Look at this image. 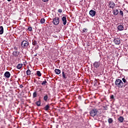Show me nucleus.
<instances>
[{"instance_id": "1", "label": "nucleus", "mask_w": 128, "mask_h": 128, "mask_svg": "<svg viewBox=\"0 0 128 128\" xmlns=\"http://www.w3.org/2000/svg\"><path fill=\"white\" fill-rule=\"evenodd\" d=\"M115 86L116 88H124V84L122 80L120 79H116L115 81Z\"/></svg>"}, {"instance_id": "2", "label": "nucleus", "mask_w": 128, "mask_h": 128, "mask_svg": "<svg viewBox=\"0 0 128 128\" xmlns=\"http://www.w3.org/2000/svg\"><path fill=\"white\" fill-rule=\"evenodd\" d=\"M21 46L22 48H28L30 46L28 42L26 40H23L21 43Z\"/></svg>"}, {"instance_id": "3", "label": "nucleus", "mask_w": 128, "mask_h": 128, "mask_svg": "<svg viewBox=\"0 0 128 128\" xmlns=\"http://www.w3.org/2000/svg\"><path fill=\"white\" fill-rule=\"evenodd\" d=\"M12 54L14 58H20V52L18 50H14Z\"/></svg>"}, {"instance_id": "4", "label": "nucleus", "mask_w": 128, "mask_h": 128, "mask_svg": "<svg viewBox=\"0 0 128 128\" xmlns=\"http://www.w3.org/2000/svg\"><path fill=\"white\" fill-rule=\"evenodd\" d=\"M52 22L54 26H58L60 24V18L55 17L53 18Z\"/></svg>"}, {"instance_id": "5", "label": "nucleus", "mask_w": 128, "mask_h": 128, "mask_svg": "<svg viewBox=\"0 0 128 128\" xmlns=\"http://www.w3.org/2000/svg\"><path fill=\"white\" fill-rule=\"evenodd\" d=\"M90 116H96L98 114V110L94 108L90 112Z\"/></svg>"}, {"instance_id": "6", "label": "nucleus", "mask_w": 128, "mask_h": 128, "mask_svg": "<svg viewBox=\"0 0 128 128\" xmlns=\"http://www.w3.org/2000/svg\"><path fill=\"white\" fill-rule=\"evenodd\" d=\"M116 6V4L114 2H109V8H114Z\"/></svg>"}, {"instance_id": "7", "label": "nucleus", "mask_w": 128, "mask_h": 128, "mask_svg": "<svg viewBox=\"0 0 128 128\" xmlns=\"http://www.w3.org/2000/svg\"><path fill=\"white\" fill-rule=\"evenodd\" d=\"M114 42L115 44H120V40L118 38H116L114 40Z\"/></svg>"}, {"instance_id": "8", "label": "nucleus", "mask_w": 128, "mask_h": 128, "mask_svg": "<svg viewBox=\"0 0 128 128\" xmlns=\"http://www.w3.org/2000/svg\"><path fill=\"white\" fill-rule=\"evenodd\" d=\"M4 76H5L6 78H10V72H6L4 74Z\"/></svg>"}, {"instance_id": "9", "label": "nucleus", "mask_w": 128, "mask_h": 128, "mask_svg": "<svg viewBox=\"0 0 128 128\" xmlns=\"http://www.w3.org/2000/svg\"><path fill=\"white\" fill-rule=\"evenodd\" d=\"M89 14L91 16L94 17V16H96V12L94 10H90Z\"/></svg>"}, {"instance_id": "10", "label": "nucleus", "mask_w": 128, "mask_h": 128, "mask_svg": "<svg viewBox=\"0 0 128 128\" xmlns=\"http://www.w3.org/2000/svg\"><path fill=\"white\" fill-rule=\"evenodd\" d=\"M100 62H96L94 64V68H98V66H100Z\"/></svg>"}, {"instance_id": "11", "label": "nucleus", "mask_w": 128, "mask_h": 128, "mask_svg": "<svg viewBox=\"0 0 128 128\" xmlns=\"http://www.w3.org/2000/svg\"><path fill=\"white\" fill-rule=\"evenodd\" d=\"M62 22H63V24L64 26H66V16H63L62 18Z\"/></svg>"}, {"instance_id": "12", "label": "nucleus", "mask_w": 128, "mask_h": 128, "mask_svg": "<svg viewBox=\"0 0 128 128\" xmlns=\"http://www.w3.org/2000/svg\"><path fill=\"white\" fill-rule=\"evenodd\" d=\"M122 80L123 82L124 86H128V81H126V79L125 78H122Z\"/></svg>"}, {"instance_id": "13", "label": "nucleus", "mask_w": 128, "mask_h": 128, "mask_svg": "<svg viewBox=\"0 0 128 128\" xmlns=\"http://www.w3.org/2000/svg\"><path fill=\"white\" fill-rule=\"evenodd\" d=\"M62 78H63L64 80H66V78H68V76H66V74L64 71L62 72Z\"/></svg>"}, {"instance_id": "14", "label": "nucleus", "mask_w": 128, "mask_h": 128, "mask_svg": "<svg viewBox=\"0 0 128 128\" xmlns=\"http://www.w3.org/2000/svg\"><path fill=\"white\" fill-rule=\"evenodd\" d=\"M118 12H119L118 10V9L114 10L112 11V13H113V14H114V16H118Z\"/></svg>"}, {"instance_id": "15", "label": "nucleus", "mask_w": 128, "mask_h": 128, "mask_svg": "<svg viewBox=\"0 0 128 128\" xmlns=\"http://www.w3.org/2000/svg\"><path fill=\"white\" fill-rule=\"evenodd\" d=\"M124 117L120 116V118H118V120L119 122H124Z\"/></svg>"}, {"instance_id": "16", "label": "nucleus", "mask_w": 128, "mask_h": 128, "mask_svg": "<svg viewBox=\"0 0 128 128\" xmlns=\"http://www.w3.org/2000/svg\"><path fill=\"white\" fill-rule=\"evenodd\" d=\"M124 26L122 25H119L118 26V30H124Z\"/></svg>"}, {"instance_id": "17", "label": "nucleus", "mask_w": 128, "mask_h": 128, "mask_svg": "<svg viewBox=\"0 0 128 128\" xmlns=\"http://www.w3.org/2000/svg\"><path fill=\"white\" fill-rule=\"evenodd\" d=\"M35 104L37 106H40V104H42L40 102V99L38 101L36 102Z\"/></svg>"}, {"instance_id": "18", "label": "nucleus", "mask_w": 128, "mask_h": 128, "mask_svg": "<svg viewBox=\"0 0 128 128\" xmlns=\"http://www.w3.org/2000/svg\"><path fill=\"white\" fill-rule=\"evenodd\" d=\"M16 68L18 70H20L22 68V64H19L16 66Z\"/></svg>"}, {"instance_id": "19", "label": "nucleus", "mask_w": 128, "mask_h": 128, "mask_svg": "<svg viewBox=\"0 0 128 128\" xmlns=\"http://www.w3.org/2000/svg\"><path fill=\"white\" fill-rule=\"evenodd\" d=\"M32 44L33 46H38V42L35 40H32Z\"/></svg>"}, {"instance_id": "20", "label": "nucleus", "mask_w": 128, "mask_h": 128, "mask_svg": "<svg viewBox=\"0 0 128 128\" xmlns=\"http://www.w3.org/2000/svg\"><path fill=\"white\" fill-rule=\"evenodd\" d=\"M26 76H30L32 74V71L30 69H28L26 72Z\"/></svg>"}, {"instance_id": "21", "label": "nucleus", "mask_w": 128, "mask_h": 128, "mask_svg": "<svg viewBox=\"0 0 128 128\" xmlns=\"http://www.w3.org/2000/svg\"><path fill=\"white\" fill-rule=\"evenodd\" d=\"M4 34V27L2 26H0V34Z\"/></svg>"}, {"instance_id": "22", "label": "nucleus", "mask_w": 128, "mask_h": 128, "mask_svg": "<svg viewBox=\"0 0 128 128\" xmlns=\"http://www.w3.org/2000/svg\"><path fill=\"white\" fill-rule=\"evenodd\" d=\"M50 106H49V105H46L44 107V110H50Z\"/></svg>"}, {"instance_id": "23", "label": "nucleus", "mask_w": 128, "mask_h": 128, "mask_svg": "<svg viewBox=\"0 0 128 128\" xmlns=\"http://www.w3.org/2000/svg\"><path fill=\"white\" fill-rule=\"evenodd\" d=\"M54 72L56 74H60V69H55Z\"/></svg>"}, {"instance_id": "24", "label": "nucleus", "mask_w": 128, "mask_h": 128, "mask_svg": "<svg viewBox=\"0 0 128 128\" xmlns=\"http://www.w3.org/2000/svg\"><path fill=\"white\" fill-rule=\"evenodd\" d=\"M108 124H112V122H114V120H112V118H109L108 119Z\"/></svg>"}, {"instance_id": "25", "label": "nucleus", "mask_w": 128, "mask_h": 128, "mask_svg": "<svg viewBox=\"0 0 128 128\" xmlns=\"http://www.w3.org/2000/svg\"><path fill=\"white\" fill-rule=\"evenodd\" d=\"M48 96L47 94L44 96V100H45V102L48 101Z\"/></svg>"}, {"instance_id": "26", "label": "nucleus", "mask_w": 128, "mask_h": 128, "mask_svg": "<svg viewBox=\"0 0 128 128\" xmlns=\"http://www.w3.org/2000/svg\"><path fill=\"white\" fill-rule=\"evenodd\" d=\"M40 24H44L46 22V20L44 18H42L40 20Z\"/></svg>"}, {"instance_id": "27", "label": "nucleus", "mask_w": 128, "mask_h": 128, "mask_svg": "<svg viewBox=\"0 0 128 128\" xmlns=\"http://www.w3.org/2000/svg\"><path fill=\"white\" fill-rule=\"evenodd\" d=\"M36 96H38V93L36 92H34L33 93V98H36Z\"/></svg>"}, {"instance_id": "28", "label": "nucleus", "mask_w": 128, "mask_h": 128, "mask_svg": "<svg viewBox=\"0 0 128 128\" xmlns=\"http://www.w3.org/2000/svg\"><path fill=\"white\" fill-rule=\"evenodd\" d=\"M48 84V82H46V80H44V81H43L42 82V86H46Z\"/></svg>"}, {"instance_id": "29", "label": "nucleus", "mask_w": 128, "mask_h": 128, "mask_svg": "<svg viewBox=\"0 0 128 128\" xmlns=\"http://www.w3.org/2000/svg\"><path fill=\"white\" fill-rule=\"evenodd\" d=\"M36 74L38 76H42V73L40 71H37L36 72Z\"/></svg>"}, {"instance_id": "30", "label": "nucleus", "mask_w": 128, "mask_h": 128, "mask_svg": "<svg viewBox=\"0 0 128 128\" xmlns=\"http://www.w3.org/2000/svg\"><path fill=\"white\" fill-rule=\"evenodd\" d=\"M84 32H88V28H84L82 30V33L84 34Z\"/></svg>"}, {"instance_id": "31", "label": "nucleus", "mask_w": 128, "mask_h": 128, "mask_svg": "<svg viewBox=\"0 0 128 128\" xmlns=\"http://www.w3.org/2000/svg\"><path fill=\"white\" fill-rule=\"evenodd\" d=\"M119 14L120 16H124V12H122V10H120Z\"/></svg>"}, {"instance_id": "32", "label": "nucleus", "mask_w": 128, "mask_h": 128, "mask_svg": "<svg viewBox=\"0 0 128 128\" xmlns=\"http://www.w3.org/2000/svg\"><path fill=\"white\" fill-rule=\"evenodd\" d=\"M28 30L29 32H32V26L28 27Z\"/></svg>"}, {"instance_id": "33", "label": "nucleus", "mask_w": 128, "mask_h": 128, "mask_svg": "<svg viewBox=\"0 0 128 128\" xmlns=\"http://www.w3.org/2000/svg\"><path fill=\"white\" fill-rule=\"evenodd\" d=\"M58 12H60V14H62V9H58Z\"/></svg>"}, {"instance_id": "34", "label": "nucleus", "mask_w": 128, "mask_h": 128, "mask_svg": "<svg viewBox=\"0 0 128 128\" xmlns=\"http://www.w3.org/2000/svg\"><path fill=\"white\" fill-rule=\"evenodd\" d=\"M110 98L111 100H114V95H111Z\"/></svg>"}, {"instance_id": "35", "label": "nucleus", "mask_w": 128, "mask_h": 128, "mask_svg": "<svg viewBox=\"0 0 128 128\" xmlns=\"http://www.w3.org/2000/svg\"><path fill=\"white\" fill-rule=\"evenodd\" d=\"M50 0H42L44 2H48Z\"/></svg>"}, {"instance_id": "36", "label": "nucleus", "mask_w": 128, "mask_h": 128, "mask_svg": "<svg viewBox=\"0 0 128 128\" xmlns=\"http://www.w3.org/2000/svg\"><path fill=\"white\" fill-rule=\"evenodd\" d=\"M14 50H18V48L16 46H14Z\"/></svg>"}, {"instance_id": "37", "label": "nucleus", "mask_w": 128, "mask_h": 128, "mask_svg": "<svg viewBox=\"0 0 128 128\" xmlns=\"http://www.w3.org/2000/svg\"><path fill=\"white\" fill-rule=\"evenodd\" d=\"M20 88H24V86H22V84H20Z\"/></svg>"}, {"instance_id": "38", "label": "nucleus", "mask_w": 128, "mask_h": 128, "mask_svg": "<svg viewBox=\"0 0 128 128\" xmlns=\"http://www.w3.org/2000/svg\"><path fill=\"white\" fill-rule=\"evenodd\" d=\"M38 80H36L34 79V82H35V84H36Z\"/></svg>"}, {"instance_id": "39", "label": "nucleus", "mask_w": 128, "mask_h": 128, "mask_svg": "<svg viewBox=\"0 0 128 128\" xmlns=\"http://www.w3.org/2000/svg\"><path fill=\"white\" fill-rule=\"evenodd\" d=\"M8 2H12V0H7Z\"/></svg>"}, {"instance_id": "40", "label": "nucleus", "mask_w": 128, "mask_h": 128, "mask_svg": "<svg viewBox=\"0 0 128 128\" xmlns=\"http://www.w3.org/2000/svg\"><path fill=\"white\" fill-rule=\"evenodd\" d=\"M37 56V54H35V55L34 56Z\"/></svg>"}, {"instance_id": "41", "label": "nucleus", "mask_w": 128, "mask_h": 128, "mask_svg": "<svg viewBox=\"0 0 128 128\" xmlns=\"http://www.w3.org/2000/svg\"><path fill=\"white\" fill-rule=\"evenodd\" d=\"M34 128H38L36 126H35Z\"/></svg>"}, {"instance_id": "42", "label": "nucleus", "mask_w": 128, "mask_h": 128, "mask_svg": "<svg viewBox=\"0 0 128 128\" xmlns=\"http://www.w3.org/2000/svg\"><path fill=\"white\" fill-rule=\"evenodd\" d=\"M80 98V96L78 97V98Z\"/></svg>"}]
</instances>
